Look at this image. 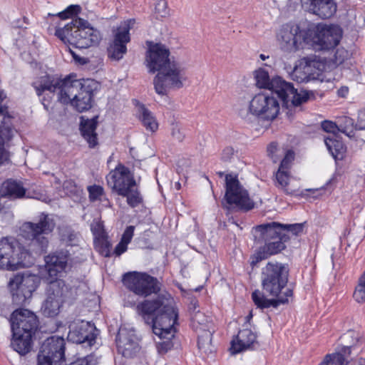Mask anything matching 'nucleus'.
I'll return each instance as SVG.
<instances>
[{"label":"nucleus","mask_w":365,"mask_h":365,"mask_svg":"<svg viewBox=\"0 0 365 365\" xmlns=\"http://www.w3.org/2000/svg\"><path fill=\"white\" fill-rule=\"evenodd\" d=\"M38 96L48 91L56 95L57 100L64 104H71L81 113L92 106L95 82L90 79H75L69 76L63 79L56 75L44 73L38 76L32 83Z\"/></svg>","instance_id":"1"},{"label":"nucleus","mask_w":365,"mask_h":365,"mask_svg":"<svg viewBox=\"0 0 365 365\" xmlns=\"http://www.w3.org/2000/svg\"><path fill=\"white\" fill-rule=\"evenodd\" d=\"M137 312L147 323L151 319L153 333L160 339H165L157 344L158 350L165 354L171 349V341L174 336L178 313L174 307V299L169 294H162L152 300H144L136 307Z\"/></svg>","instance_id":"2"},{"label":"nucleus","mask_w":365,"mask_h":365,"mask_svg":"<svg viewBox=\"0 0 365 365\" xmlns=\"http://www.w3.org/2000/svg\"><path fill=\"white\" fill-rule=\"evenodd\" d=\"M289 267L286 264L278 262H269L261 272V284L263 291L269 296L277 299H269L259 290L252 294L255 304L260 309L273 307H277L281 304L289 302L292 297L293 291L287 287Z\"/></svg>","instance_id":"3"},{"label":"nucleus","mask_w":365,"mask_h":365,"mask_svg":"<svg viewBox=\"0 0 365 365\" xmlns=\"http://www.w3.org/2000/svg\"><path fill=\"white\" fill-rule=\"evenodd\" d=\"M14 349L21 355L26 354L31 349V338L38 328V319L36 314L29 309L15 310L10 319Z\"/></svg>","instance_id":"4"},{"label":"nucleus","mask_w":365,"mask_h":365,"mask_svg":"<svg viewBox=\"0 0 365 365\" xmlns=\"http://www.w3.org/2000/svg\"><path fill=\"white\" fill-rule=\"evenodd\" d=\"M55 34L63 41L79 48L97 45L101 39L100 31L91 26L88 21L80 18L73 19L63 28L57 29Z\"/></svg>","instance_id":"5"},{"label":"nucleus","mask_w":365,"mask_h":365,"mask_svg":"<svg viewBox=\"0 0 365 365\" xmlns=\"http://www.w3.org/2000/svg\"><path fill=\"white\" fill-rule=\"evenodd\" d=\"M255 77L257 87L275 93L284 103L290 102L292 105L298 106L309 98L308 92H299L297 88H294L292 83L285 81L279 76L270 79L268 72L264 69L256 71Z\"/></svg>","instance_id":"6"},{"label":"nucleus","mask_w":365,"mask_h":365,"mask_svg":"<svg viewBox=\"0 0 365 365\" xmlns=\"http://www.w3.org/2000/svg\"><path fill=\"white\" fill-rule=\"evenodd\" d=\"M34 262L30 252L17 242H9L7 239L0 240V268L15 271L31 267Z\"/></svg>","instance_id":"7"},{"label":"nucleus","mask_w":365,"mask_h":365,"mask_svg":"<svg viewBox=\"0 0 365 365\" xmlns=\"http://www.w3.org/2000/svg\"><path fill=\"white\" fill-rule=\"evenodd\" d=\"M187 79V71L181 63L171 61L160 70L153 79L155 92L166 95L171 89H179Z\"/></svg>","instance_id":"8"},{"label":"nucleus","mask_w":365,"mask_h":365,"mask_svg":"<svg viewBox=\"0 0 365 365\" xmlns=\"http://www.w3.org/2000/svg\"><path fill=\"white\" fill-rule=\"evenodd\" d=\"M279 112V104L277 98L266 93H258L250 101L248 107L239 110L240 117L250 120V115L262 120H272Z\"/></svg>","instance_id":"9"},{"label":"nucleus","mask_w":365,"mask_h":365,"mask_svg":"<svg viewBox=\"0 0 365 365\" xmlns=\"http://www.w3.org/2000/svg\"><path fill=\"white\" fill-rule=\"evenodd\" d=\"M72 298V290L63 280L51 281L47 288V297L41 306V312L45 317H56L63 304Z\"/></svg>","instance_id":"10"},{"label":"nucleus","mask_w":365,"mask_h":365,"mask_svg":"<svg viewBox=\"0 0 365 365\" xmlns=\"http://www.w3.org/2000/svg\"><path fill=\"white\" fill-rule=\"evenodd\" d=\"M54 220L48 215L42 213L38 222H25L22 226L23 236L31 240V244L38 245V251H44L48 244L46 235L50 234L55 227Z\"/></svg>","instance_id":"11"},{"label":"nucleus","mask_w":365,"mask_h":365,"mask_svg":"<svg viewBox=\"0 0 365 365\" xmlns=\"http://www.w3.org/2000/svg\"><path fill=\"white\" fill-rule=\"evenodd\" d=\"M225 200L229 207L245 212L255 207V202L250 198L247 189L240 183L237 176L231 174L225 176Z\"/></svg>","instance_id":"12"},{"label":"nucleus","mask_w":365,"mask_h":365,"mask_svg":"<svg viewBox=\"0 0 365 365\" xmlns=\"http://www.w3.org/2000/svg\"><path fill=\"white\" fill-rule=\"evenodd\" d=\"M123 282L130 291L143 297L160 290V283L158 279L145 272L126 273L123 275Z\"/></svg>","instance_id":"13"},{"label":"nucleus","mask_w":365,"mask_h":365,"mask_svg":"<svg viewBox=\"0 0 365 365\" xmlns=\"http://www.w3.org/2000/svg\"><path fill=\"white\" fill-rule=\"evenodd\" d=\"M65 341L53 336L46 339L38 354V365H60L64 360Z\"/></svg>","instance_id":"14"},{"label":"nucleus","mask_w":365,"mask_h":365,"mask_svg":"<svg viewBox=\"0 0 365 365\" xmlns=\"http://www.w3.org/2000/svg\"><path fill=\"white\" fill-rule=\"evenodd\" d=\"M342 30L336 25H319L313 36L315 50L329 51L334 48L340 42Z\"/></svg>","instance_id":"15"},{"label":"nucleus","mask_w":365,"mask_h":365,"mask_svg":"<svg viewBox=\"0 0 365 365\" xmlns=\"http://www.w3.org/2000/svg\"><path fill=\"white\" fill-rule=\"evenodd\" d=\"M107 184L112 191L126 195L129 188L136 186L135 180L128 168L119 163L106 176Z\"/></svg>","instance_id":"16"},{"label":"nucleus","mask_w":365,"mask_h":365,"mask_svg":"<svg viewBox=\"0 0 365 365\" xmlns=\"http://www.w3.org/2000/svg\"><path fill=\"white\" fill-rule=\"evenodd\" d=\"M135 23L133 19H128L122 22L117 28L112 43L108 48L110 58L119 61L123 58L127 52L126 44L130 41V30Z\"/></svg>","instance_id":"17"},{"label":"nucleus","mask_w":365,"mask_h":365,"mask_svg":"<svg viewBox=\"0 0 365 365\" xmlns=\"http://www.w3.org/2000/svg\"><path fill=\"white\" fill-rule=\"evenodd\" d=\"M9 287L12 293L14 302L17 304H24L36 289L34 277L16 274L10 279Z\"/></svg>","instance_id":"18"},{"label":"nucleus","mask_w":365,"mask_h":365,"mask_svg":"<svg viewBox=\"0 0 365 365\" xmlns=\"http://www.w3.org/2000/svg\"><path fill=\"white\" fill-rule=\"evenodd\" d=\"M304 32L294 24L283 25L277 34V40L282 49L292 52L299 49L304 40Z\"/></svg>","instance_id":"19"},{"label":"nucleus","mask_w":365,"mask_h":365,"mask_svg":"<svg viewBox=\"0 0 365 365\" xmlns=\"http://www.w3.org/2000/svg\"><path fill=\"white\" fill-rule=\"evenodd\" d=\"M170 51L161 43L149 46L146 53L145 63L150 73H158L171 61L169 59Z\"/></svg>","instance_id":"20"},{"label":"nucleus","mask_w":365,"mask_h":365,"mask_svg":"<svg viewBox=\"0 0 365 365\" xmlns=\"http://www.w3.org/2000/svg\"><path fill=\"white\" fill-rule=\"evenodd\" d=\"M68 260V252L63 250L56 252L45 257V267L48 274L46 279L48 283L51 281L58 280L57 276L65 270Z\"/></svg>","instance_id":"21"},{"label":"nucleus","mask_w":365,"mask_h":365,"mask_svg":"<svg viewBox=\"0 0 365 365\" xmlns=\"http://www.w3.org/2000/svg\"><path fill=\"white\" fill-rule=\"evenodd\" d=\"M302 6L307 11L322 19L333 16L337 10L334 0H302Z\"/></svg>","instance_id":"22"},{"label":"nucleus","mask_w":365,"mask_h":365,"mask_svg":"<svg viewBox=\"0 0 365 365\" xmlns=\"http://www.w3.org/2000/svg\"><path fill=\"white\" fill-rule=\"evenodd\" d=\"M118 351L125 357H133L139 350V346L134 333L120 328L116 336Z\"/></svg>","instance_id":"23"},{"label":"nucleus","mask_w":365,"mask_h":365,"mask_svg":"<svg viewBox=\"0 0 365 365\" xmlns=\"http://www.w3.org/2000/svg\"><path fill=\"white\" fill-rule=\"evenodd\" d=\"M95 328L88 322H82L80 325L71 328L68 338L76 344L87 343L91 346L95 342L96 334L93 332Z\"/></svg>","instance_id":"24"},{"label":"nucleus","mask_w":365,"mask_h":365,"mask_svg":"<svg viewBox=\"0 0 365 365\" xmlns=\"http://www.w3.org/2000/svg\"><path fill=\"white\" fill-rule=\"evenodd\" d=\"M289 239L288 236H282L272 240L264 242V245L259 248L257 253L252 257L251 264L254 266L259 262L276 255L285 248L284 242Z\"/></svg>","instance_id":"25"},{"label":"nucleus","mask_w":365,"mask_h":365,"mask_svg":"<svg viewBox=\"0 0 365 365\" xmlns=\"http://www.w3.org/2000/svg\"><path fill=\"white\" fill-rule=\"evenodd\" d=\"M6 95L3 91L0 90V113H2L4 108L2 102L5 99ZM11 118L9 117H3V120L0 125V165L6 160L7 155L4 149L6 141L10 140L14 134V130L11 126Z\"/></svg>","instance_id":"26"},{"label":"nucleus","mask_w":365,"mask_h":365,"mask_svg":"<svg viewBox=\"0 0 365 365\" xmlns=\"http://www.w3.org/2000/svg\"><path fill=\"white\" fill-rule=\"evenodd\" d=\"M256 338L257 336L255 333L249 327H245L240 330L237 336L231 341V353L236 354L252 348L257 342Z\"/></svg>","instance_id":"27"},{"label":"nucleus","mask_w":365,"mask_h":365,"mask_svg":"<svg viewBox=\"0 0 365 365\" xmlns=\"http://www.w3.org/2000/svg\"><path fill=\"white\" fill-rule=\"evenodd\" d=\"M256 231L259 232V237L264 242L288 236L283 232L282 224L276 222L258 225L256 227Z\"/></svg>","instance_id":"28"},{"label":"nucleus","mask_w":365,"mask_h":365,"mask_svg":"<svg viewBox=\"0 0 365 365\" xmlns=\"http://www.w3.org/2000/svg\"><path fill=\"white\" fill-rule=\"evenodd\" d=\"M339 124L329 120H324L322 123V128L327 133H330L328 136L335 137L338 132L349 135V130H351L353 120L349 118H341L338 121Z\"/></svg>","instance_id":"29"},{"label":"nucleus","mask_w":365,"mask_h":365,"mask_svg":"<svg viewBox=\"0 0 365 365\" xmlns=\"http://www.w3.org/2000/svg\"><path fill=\"white\" fill-rule=\"evenodd\" d=\"M317 77L313 67L309 63V58H307V57L302 60L299 66L294 67L292 73L293 79L299 83L309 82Z\"/></svg>","instance_id":"30"},{"label":"nucleus","mask_w":365,"mask_h":365,"mask_svg":"<svg viewBox=\"0 0 365 365\" xmlns=\"http://www.w3.org/2000/svg\"><path fill=\"white\" fill-rule=\"evenodd\" d=\"M97 117L91 119H84L81 117L80 130L83 138L88 142L90 148H94L98 144L97 134Z\"/></svg>","instance_id":"31"},{"label":"nucleus","mask_w":365,"mask_h":365,"mask_svg":"<svg viewBox=\"0 0 365 365\" xmlns=\"http://www.w3.org/2000/svg\"><path fill=\"white\" fill-rule=\"evenodd\" d=\"M2 190L5 195L11 198H22L26 195V189L22 182L11 179L3 183Z\"/></svg>","instance_id":"32"},{"label":"nucleus","mask_w":365,"mask_h":365,"mask_svg":"<svg viewBox=\"0 0 365 365\" xmlns=\"http://www.w3.org/2000/svg\"><path fill=\"white\" fill-rule=\"evenodd\" d=\"M324 143L329 152L335 159H342L346 151V147L341 140L337 139V136L324 137Z\"/></svg>","instance_id":"33"},{"label":"nucleus","mask_w":365,"mask_h":365,"mask_svg":"<svg viewBox=\"0 0 365 365\" xmlns=\"http://www.w3.org/2000/svg\"><path fill=\"white\" fill-rule=\"evenodd\" d=\"M191 314L192 326L196 332L214 329L213 323L204 313L197 310Z\"/></svg>","instance_id":"34"},{"label":"nucleus","mask_w":365,"mask_h":365,"mask_svg":"<svg viewBox=\"0 0 365 365\" xmlns=\"http://www.w3.org/2000/svg\"><path fill=\"white\" fill-rule=\"evenodd\" d=\"M215 329L196 332L197 334V346L200 350L205 354L212 353L213 346L212 345V336Z\"/></svg>","instance_id":"35"},{"label":"nucleus","mask_w":365,"mask_h":365,"mask_svg":"<svg viewBox=\"0 0 365 365\" xmlns=\"http://www.w3.org/2000/svg\"><path fill=\"white\" fill-rule=\"evenodd\" d=\"M140 118L144 127L151 132H155L158 128V123L153 113L143 105L139 107Z\"/></svg>","instance_id":"36"},{"label":"nucleus","mask_w":365,"mask_h":365,"mask_svg":"<svg viewBox=\"0 0 365 365\" xmlns=\"http://www.w3.org/2000/svg\"><path fill=\"white\" fill-rule=\"evenodd\" d=\"M289 171L279 168L275 175L276 178V186L279 188H281L286 194L292 195L294 190L288 188V184L289 181Z\"/></svg>","instance_id":"37"},{"label":"nucleus","mask_w":365,"mask_h":365,"mask_svg":"<svg viewBox=\"0 0 365 365\" xmlns=\"http://www.w3.org/2000/svg\"><path fill=\"white\" fill-rule=\"evenodd\" d=\"M353 298L357 303L365 302V269L359 278L358 284L353 293Z\"/></svg>","instance_id":"38"},{"label":"nucleus","mask_w":365,"mask_h":365,"mask_svg":"<svg viewBox=\"0 0 365 365\" xmlns=\"http://www.w3.org/2000/svg\"><path fill=\"white\" fill-rule=\"evenodd\" d=\"M120 195L127 197V202L131 207H135L143 202L140 193L135 187L129 188L126 195Z\"/></svg>","instance_id":"39"},{"label":"nucleus","mask_w":365,"mask_h":365,"mask_svg":"<svg viewBox=\"0 0 365 365\" xmlns=\"http://www.w3.org/2000/svg\"><path fill=\"white\" fill-rule=\"evenodd\" d=\"M344 361L345 357L343 356L342 354L335 353L327 355L320 365H342Z\"/></svg>","instance_id":"40"},{"label":"nucleus","mask_w":365,"mask_h":365,"mask_svg":"<svg viewBox=\"0 0 365 365\" xmlns=\"http://www.w3.org/2000/svg\"><path fill=\"white\" fill-rule=\"evenodd\" d=\"M89 200L91 202L102 200L103 197V188L100 185H91L88 187Z\"/></svg>","instance_id":"41"},{"label":"nucleus","mask_w":365,"mask_h":365,"mask_svg":"<svg viewBox=\"0 0 365 365\" xmlns=\"http://www.w3.org/2000/svg\"><path fill=\"white\" fill-rule=\"evenodd\" d=\"M307 58H309V63L313 67V69L314 70V72L316 73L317 76H319L320 73L324 70V63L322 62L319 58H317V56H307Z\"/></svg>","instance_id":"42"},{"label":"nucleus","mask_w":365,"mask_h":365,"mask_svg":"<svg viewBox=\"0 0 365 365\" xmlns=\"http://www.w3.org/2000/svg\"><path fill=\"white\" fill-rule=\"evenodd\" d=\"M80 11V7L78 5H71L64 11L59 12L58 16L61 19H66L76 15Z\"/></svg>","instance_id":"43"},{"label":"nucleus","mask_w":365,"mask_h":365,"mask_svg":"<svg viewBox=\"0 0 365 365\" xmlns=\"http://www.w3.org/2000/svg\"><path fill=\"white\" fill-rule=\"evenodd\" d=\"M294 159V153L292 150H288L287 151L284 158L282 159L279 168L284 169L287 170H289V168L291 167L292 162Z\"/></svg>","instance_id":"44"},{"label":"nucleus","mask_w":365,"mask_h":365,"mask_svg":"<svg viewBox=\"0 0 365 365\" xmlns=\"http://www.w3.org/2000/svg\"><path fill=\"white\" fill-rule=\"evenodd\" d=\"M283 227V232L287 233L291 232L293 235H297L298 233L301 232L303 229L302 224H282Z\"/></svg>","instance_id":"45"},{"label":"nucleus","mask_w":365,"mask_h":365,"mask_svg":"<svg viewBox=\"0 0 365 365\" xmlns=\"http://www.w3.org/2000/svg\"><path fill=\"white\" fill-rule=\"evenodd\" d=\"M96 359L93 355H88L66 365H96Z\"/></svg>","instance_id":"46"},{"label":"nucleus","mask_w":365,"mask_h":365,"mask_svg":"<svg viewBox=\"0 0 365 365\" xmlns=\"http://www.w3.org/2000/svg\"><path fill=\"white\" fill-rule=\"evenodd\" d=\"M279 151L278 145L276 143L272 142L267 146L268 155L272 158L274 163L279 160V158L276 153Z\"/></svg>","instance_id":"47"},{"label":"nucleus","mask_w":365,"mask_h":365,"mask_svg":"<svg viewBox=\"0 0 365 365\" xmlns=\"http://www.w3.org/2000/svg\"><path fill=\"white\" fill-rule=\"evenodd\" d=\"M110 244L105 240L98 246V250L102 256L109 257L110 256Z\"/></svg>","instance_id":"48"},{"label":"nucleus","mask_w":365,"mask_h":365,"mask_svg":"<svg viewBox=\"0 0 365 365\" xmlns=\"http://www.w3.org/2000/svg\"><path fill=\"white\" fill-rule=\"evenodd\" d=\"M134 230V226L130 225L127 227L122 235L120 240L129 244L133 237Z\"/></svg>","instance_id":"49"},{"label":"nucleus","mask_w":365,"mask_h":365,"mask_svg":"<svg viewBox=\"0 0 365 365\" xmlns=\"http://www.w3.org/2000/svg\"><path fill=\"white\" fill-rule=\"evenodd\" d=\"M171 133L173 137L178 140V141H182L185 138L184 132L182 130L181 128L178 125H175L173 126Z\"/></svg>","instance_id":"50"},{"label":"nucleus","mask_w":365,"mask_h":365,"mask_svg":"<svg viewBox=\"0 0 365 365\" xmlns=\"http://www.w3.org/2000/svg\"><path fill=\"white\" fill-rule=\"evenodd\" d=\"M128 243L120 240L119 243L115 246L113 253L116 256H120L123 253L126 252L128 250Z\"/></svg>","instance_id":"51"},{"label":"nucleus","mask_w":365,"mask_h":365,"mask_svg":"<svg viewBox=\"0 0 365 365\" xmlns=\"http://www.w3.org/2000/svg\"><path fill=\"white\" fill-rule=\"evenodd\" d=\"M234 154V149L232 147L225 148L222 153V159L225 161L229 160Z\"/></svg>","instance_id":"52"},{"label":"nucleus","mask_w":365,"mask_h":365,"mask_svg":"<svg viewBox=\"0 0 365 365\" xmlns=\"http://www.w3.org/2000/svg\"><path fill=\"white\" fill-rule=\"evenodd\" d=\"M349 93V88L346 86H341L337 91L339 96L346 97Z\"/></svg>","instance_id":"53"},{"label":"nucleus","mask_w":365,"mask_h":365,"mask_svg":"<svg viewBox=\"0 0 365 365\" xmlns=\"http://www.w3.org/2000/svg\"><path fill=\"white\" fill-rule=\"evenodd\" d=\"M342 365H362L361 359H360V360H351L350 361H348L345 359V361L342 363Z\"/></svg>","instance_id":"54"},{"label":"nucleus","mask_w":365,"mask_h":365,"mask_svg":"<svg viewBox=\"0 0 365 365\" xmlns=\"http://www.w3.org/2000/svg\"><path fill=\"white\" fill-rule=\"evenodd\" d=\"M166 7H167V1L165 0H160L156 6V9L164 10L166 9Z\"/></svg>","instance_id":"55"},{"label":"nucleus","mask_w":365,"mask_h":365,"mask_svg":"<svg viewBox=\"0 0 365 365\" xmlns=\"http://www.w3.org/2000/svg\"><path fill=\"white\" fill-rule=\"evenodd\" d=\"M197 307H198L197 302L195 300L191 301L190 306H189V309L190 312H192V314L197 312L196 311Z\"/></svg>","instance_id":"56"},{"label":"nucleus","mask_w":365,"mask_h":365,"mask_svg":"<svg viewBox=\"0 0 365 365\" xmlns=\"http://www.w3.org/2000/svg\"><path fill=\"white\" fill-rule=\"evenodd\" d=\"M351 346H345L342 348L341 352L340 354H342L343 356L344 357L345 355H349L351 354Z\"/></svg>","instance_id":"57"},{"label":"nucleus","mask_w":365,"mask_h":365,"mask_svg":"<svg viewBox=\"0 0 365 365\" xmlns=\"http://www.w3.org/2000/svg\"><path fill=\"white\" fill-rule=\"evenodd\" d=\"M71 54H72V56H73V58H74L76 61L80 62V63H82V64H83V63H86V60H85V58H81V57H80V56H77V55H76L73 51H71Z\"/></svg>","instance_id":"58"},{"label":"nucleus","mask_w":365,"mask_h":365,"mask_svg":"<svg viewBox=\"0 0 365 365\" xmlns=\"http://www.w3.org/2000/svg\"><path fill=\"white\" fill-rule=\"evenodd\" d=\"M69 239L68 240V243L71 245H73L74 243L73 242V240L76 238V235L75 234H73V233H71L68 236Z\"/></svg>","instance_id":"59"},{"label":"nucleus","mask_w":365,"mask_h":365,"mask_svg":"<svg viewBox=\"0 0 365 365\" xmlns=\"http://www.w3.org/2000/svg\"><path fill=\"white\" fill-rule=\"evenodd\" d=\"M252 313H250V314H249V315H247V316L245 317V319H246V322H245V325H244L245 327H248L250 325V319H252Z\"/></svg>","instance_id":"60"},{"label":"nucleus","mask_w":365,"mask_h":365,"mask_svg":"<svg viewBox=\"0 0 365 365\" xmlns=\"http://www.w3.org/2000/svg\"><path fill=\"white\" fill-rule=\"evenodd\" d=\"M101 201L103 202V205L105 207H110L111 206L110 202L106 197H103V199L102 198V200H101Z\"/></svg>","instance_id":"61"},{"label":"nucleus","mask_w":365,"mask_h":365,"mask_svg":"<svg viewBox=\"0 0 365 365\" xmlns=\"http://www.w3.org/2000/svg\"><path fill=\"white\" fill-rule=\"evenodd\" d=\"M259 57H260V58H261L262 60H263V61H264V60H265L266 58H269L268 56H265V55H264V54H260Z\"/></svg>","instance_id":"62"},{"label":"nucleus","mask_w":365,"mask_h":365,"mask_svg":"<svg viewBox=\"0 0 365 365\" xmlns=\"http://www.w3.org/2000/svg\"><path fill=\"white\" fill-rule=\"evenodd\" d=\"M219 175H220V176H222V175H223V173H221V172H220V173H219Z\"/></svg>","instance_id":"63"}]
</instances>
